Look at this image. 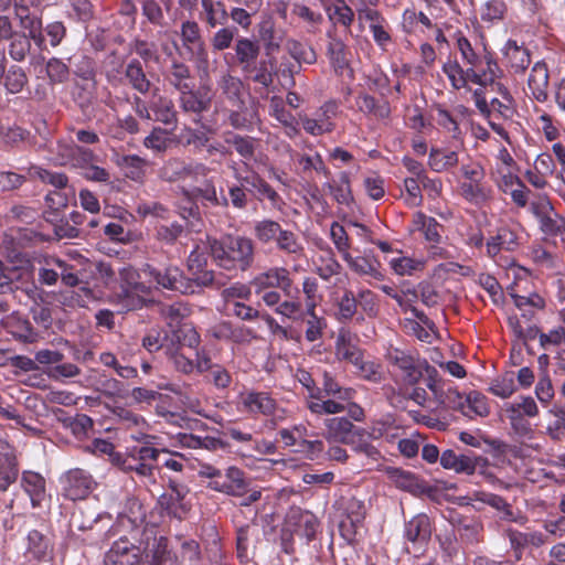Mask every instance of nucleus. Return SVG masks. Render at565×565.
<instances>
[{
	"instance_id": "1",
	"label": "nucleus",
	"mask_w": 565,
	"mask_h": 565,
	"mask_svg": "<svg viewBox=\"0 0 565 565\" xmlns=\"http://www.w3.org/2000/svg\"><path fill=\"white\" fill-rule=\"evenodd\" d=\"M456 46L466 67L450 58L443 65V72L455 90L467 88L469 83L487 87L503 76L494 54L484 52L481 55L460 32L456 34Z\"/></svg>"
},
{
	"instance_id": "2",
	"label": "nucleus",
	"mask_w": 565,
	"mask_h": 565,
	"mask_svg": "<svg viewBox=\"0 0 565 565\" xmlns=\"http://www.w3.org/2000/svg\"><path fill=\"white\" fill-rule=\"evenodd\" d=\"M41 260L31 258L23 253H17L6 263L0 259V279L4 282H34L35 271H38L40 282H57L61 277L62 282H79L78 278L66 273V264L55 259L47 263L50 267L41 266Z\"/></svg>"
},
{
	"instance_id": "3",
	"label": "nucleus",
	"mask_w": 565,
	"mask_h": 565,
	"mask_svg": "<svg viewBox=\"0 0 565 565\" xmlns=\"http://www.w3.org/2000/svg\"><path fill=\"white\" fill-rule=\"evenodd\" d=\"M211 256L225 269L236 268L245 269L247 260L243 252V239L232 235H224L220 239L207 236Z\"/></svg>"
},
{
	"instance_id": "4",
	"label": "nucleus",
	"mask_w": 565,
	"mask_h": 565,
	"mask_svg": "<svg viewBox=\"0 0 565 565\" xmlns=\"http://www.w3.org/2000/svg\"><path fill=\"white\" fill-rule=\"evenodd\" d=\"M61 495L70 501L87 499L97 487L92 473L82 468H72L58 478Z\"/></svg>"
},
{
	"instance_id": "5",
	"label": "nucleus",
	"mask_w": 565,
	"mask_h": 565,
	"mask_svg": "<svg viewBox=\"0 0 565 565\" xmlns=\"http://www.w3.org/2000/svg\"><path fill=\"white\" fill-rule=\"evenodd\" d=\"M281 36L275 29V21L271 14L263 13L260 21L255 28L254 41L249 40V62L255 60L260 46L264 47L269 57L280 47Z\"/></svg>"
},
{
	"instance_id": "6",
	"label": "nucleus",
	"mask_w": 565,
	"mask_h": 565,
	"mask_svg": "<svg viewBox=\"0 0 565 565\" xmlns=\"http://www.w3.org/2000/svg\"><path fill=\"white\" fill-rule=\"evenodd\" d=\"M339 106L335 100H328L315 113L313 117L299 115L303 130L313 137L331 134L335 129L334 118L338 115Z\"/></svg>"
},
{
	"instance_id": "7",
	"label": "nucleus",
	"mask_w": 565,
	"mask_h": 565,
	"mask_svg": "<svg viewBox=\"0 0 565 565\" xmlns=\"http://www.w3.org/2000/svg\"><path fill=\"white\" fill-rule=\"evenodd\" d=\"M486 254L501 267H509L513 264L509 257L501 255L502 250L514 252L519 248L520 242L516 232L508 226H501L495 235L488 238Z\"/></svg>"
},
{
	"instance_id": "8",
	"label": "nucleus",
	"mask_w": 565,
	"mask_h": 565,
	"mask_svg": "<svg viewBox=\"0 0 565 565\" xmlns=\"http://www.w3.org/2000/svg\"><path fill=\"white\" fill-rule=\"evenodd\" d=\"M385 356L391 365L402 372L405 384L415 386L423 377V360L409 351L390 347Z\"/></svg>"
},
{
	"instance_id": "9",
	"label": "nucleus",
	"mask_w": 565,
	"mask_h": 565,
	"mask_svg": "<svg viewBox=\"0 0 565 565\" xmlns=\"http://www.w3.org/2000/svg\"><path fill=\"white\" fill-rule=\"evenodd\" d=\"M9 41L8 54L12 61L21 63L30 54L32 44L25 32L14 31L9 15H0V42Z\"/></svg>"
},
{
	"instance_id": "10",
	"label": "nucleus",
	"mask_w": 565,
	"mask_h": 565,
	"mask_svg": "<svg viewBox=\"0 0 565 565\" xmlns=\"http://www.w3.org/2000/svg\"><path fill=\"white\" fill-rule=\"evenodd\" d=\"M440 465L444 469L452 470L456 473L471 476L478 468H484L488 465V459L471 450L458 454L454 449H446L441 452Z\"/></svg>"
},
{
	"instance_id": "11",
	"label": "nucleus",
	"mask_w": 565,
	"mask_h": 565,
	"mask_svg": "<svg viewBox=\"0 0 565 565\" xmlns=\"http://www.w3.org/2000/svg\"><path fill=\"white\" fill-rule=\"evenodd\" d=\"M177 102L182 113L193 116L194 122H199L201 115L211 107V97L204 87L179 92Z\"/></svg>"
},
{
	"instance_id": "12",
	"label": "nucleus",
	"mask_w": 565,
	"mask_h": 565,
	"mask_svg": "<svg viewBox=\"0 0 565 565\" xmlns=\"http://www.w3.org/2000/svg\"><path fill=\"white\" fill-rule=\"evenodd\" d=\"M20 488L30 499L33 509H42L50 500L45 478L36 471L23 470L20 476Z\"/></svg>"
},
{
	"instance_id": "13",
	"label": "nucleus",
	"mask_w": 565,
	"mask_h": 565,
	"mask_svg": "<svg viewBox=\"0 0 565 565\" xmlns=\"http://www.w3.org/2000/svg\"><path fill=\"white\" fill-rule=\"evenodd\" d=\"M210 172L211 169L204 164V171L202 174H189L188 180H191L193 183L189 194L195 199H201L202 201L207 202L214 206H226L228 201L223 194L220 198L217 196L215 185L207 178Z\"/></svg>"
},
{
	"instance_id": "14",
	"label": "nucleus",
	"mask_w": 565,
	"mask_h": 565,
	"mask_svg": "<svg viewBox=\"0 0 565 565\" xmlns=\"http://www.w3.org/2000/svg\"><path fill=\"white\" fill-rule=\"evenodd\" d=\"M141 561V550L127 537L115 541L106 553L104 565H138Z\"/></svg>"
},
{
	"instance_id": "15",
	"label": "nucleus",
	"mask_w": 565,
	"mask_h": 565,
	"mask_svg": "<svg viewBox=\"0 0 565 565\" xmlns=\"http://www.w3.org/2000/svg\"><path fill=\"white\" fill-rule=\"evenodd\" d=\"M19 477V462L15 449L0 438V491L6 492Z\"/></svg>"
},
{
	"instance_id": "16",
	"label": "nucleus",
	"mask_w": 565,
	"mask_h": 565,
	"mask_svg": "<svg viewBox=\"0 0 565 565\" xmlns=\"http://www.w3.org/2000/svg\"><path fill=\"white\" fill-rule=\"evenodd\" d=\"M532 212L539 220L540 230L548 236L562 235L563 216L555 212L550 201L544 200L532 203Z\"/></svg>"
},
{
	"instance_id": "17",
	"label": "nucleus",
	"mask_w": 565,
	"mask_h": 565,
	"mask_svg": "<svg viewBox=\"0 0 565 565\" xmlns=\"http://www.w3.org/2000/svg\"><path fill=\"white\" fill-rule=\"evenodd\" d=\"M328 43L326 54L331 67L337 74H342L349 67V49L337 28H330L327 33Z\"/></svg>"
},
{
	"instance_id": "18",
	"label": "nucleus",
	"mask_w": 565,
	"mask_h": 565,
	"mask_svg": "<svg viewBox=\"0 0 565 565\" xmlns=\"http://www.w3.org/2000/svg\"><path fill=\"white\" fill-rule=\"evenodd\" d=\"M180 38L182 46L186 51L190 58H205V43L198 22L191 20L182 22L180 29Z\"/></svg>"
},
{
	"instance_id": "19",
	"label": "nucleus",
	"mask_w": 565,
	"mask_h": 565,
	"mask_svg": "<svg viewBox=\"0 0 565 565\" xmlns=\"http://www.w3.org/2000/svg\"><path fill=\"white\" fill-rule=\"evenodd\" d=\"M209 487L215 491L234 497H244L247 493L245 472L236 467H228L223 479L210 481Z\"/></svg>"
},
{
	"instance_id": "20",
	"label": "nucleus",
	"mask_w": 565,
	"mask_h": 565,
	"mask_svg": "<svg viewBox=\"0 0 565 565\" xmlns=\"http://www.w3.org/2000/svg\"><path fill=\"white\" fill-rule=\"evenodd\" d=\"M431 522L427 514L418 513L404 524V539L414 545L425 546L431 537Z\"/></svg>"
},
{
	"instance_id": "21",
	"label": "nucleus",
	"mask_w": 565,
	"mask_h": 565,
	"mask_svg": "<svg viewBox=\"0 0 565 565\" xmlns=\"http://www.w3.org/2000/svg\"><path fill=\"white\" fill-rule=\"evenodd\" d=\"M97 298L95 291L85 285H64L56 296V301L68 308H84Z\"/></svg>"
},
{
	"instance_id": "22",
	"label": "nucleus",
	"mask_w": 565,
	"mask_h": 565,
	"mask_svg": "<svg viewBox=\"0 0 565 565\" xmlns=\"http://www.w3.org/2000/svg\"><path fill=\"white\" fill-rule=\"evenodd\" d=\"M326 438L335 443H348L349 439L355 436L363 435V428L353 425V423L344 417H331L324 420Z\"/></svg>"
},
{
	"instance_id": "23",
	"label": "nucleus",
	"mask_w": 565,
	"mask_h": 565,
	"mask_svg": "<svg viewBox=\"0 0 565 565\" xmlns=\"http://www.w3.org/2000/svg\"><path fill=\"white\" fill-rule=\"evenodd\" d=\"M131 438L139 444L127 449V457L125 459H136V461L143 462H158L161 454H168L167 450H160L152 447V440L156 438L152 435L139 431L138 435H131Z\"/></svg>"
},
{
	"instance_id": "24",
	"label": "nucleus",
	"mask_w": 565,
	"mask_h": 565,
	"mask_svg": "<svg viewBox=\"0 0 565 565\" xmlns=\"http://www.w3.org/2000/svg\"><path fill=\"white\" fill-rule=\"evenodd\" d=\"M503 58L508 62L509 67L515 73H524L531 64V52L516 40L509 39L502 50Z\"/></svg>"
},
{
	"instance_id": "25",
	"label": "nucleus",
	"mask_w": 565,
	"mask_h": 565,
	"mask_svg": "<svg viewBox=\"0 0 565 565\" xmlns=\"http://www.w3.org/2000/svg\"><path fill=\"white\" fill-rule=\"evenodd\" d=\"M163 78L178 92L195 87V78L190 66L177 58H173L163 72Z\"/></svg>"
},
{
	"instance_id": "26",
	"label": "nucleus",
	"mask_w": 565,
	"mask_h": 565,
	"mask_svg": "<svg viewBox=\"0 0 565 565\" xmlns=\"http://www.w3.org/2000/svg\"><path fill=\"white\" fill-rule=\"evenodd\" d=\"M527 85L537 102L544 103L547 100L548 68L544 61H539L533 65Z\"/></svg>"
},
{
	"instance_id": "27",
	"label": "nucleus",
	"mask_w": 565,
	"mask_h": 565,
	"mask_svg": "<svg viewBox=\"0 0 565 565\" xmlns=\"http://www.w3.org/2000/svg\"><path fill=\"white\" fill-rule=\"evenodd\" d=\"M362 353V349L358 347V337L349 330L341 329L335 340L338 359L352 364L358 362Z\"/></svg>"
},
{
	"instance_id": "28",
	"label": "nucleus",
	"mask_w": 565,
	"mask_h": 565,
	"mask_svg": "<svg viewBox=\"0 0 565 565\" xmlns=\"http://www.w3.org/2000/svg\"><path fill=\"white\" fill-rule=\"evenodd\" d=\"M3 326L8 333L21 342L33 343L39 338V334L33 329L31 322L19 315H11L7 317L3 321Z\"/></svg>"
},
{
	"instance_id": "29",
	"label": "nucleus",
	"mask_w": 565,
	"mask_h": 565,
	"mask_svg": "<svg viewBox=\"0 0 565 565\" xmlns=\"http://www.w3.org/2000/svg\"><path fill=\"white\" fill-rule=\"evenodd\" d=\"M196 371L199 373L209 371L211 381L218 388H225L231 383L230 373L223 366L213 364L204 352H196Z\"/></svg>"
},
{
	"instance_id": "30",
	"label": "nucleus",
	"mask_w": 565,
	"mask_h": 565,
	"mask_svg": "<svg viewBox=\"0 0 565 565\" xmlns=\"http://www.w3.org/2000/svg\"><path fill=\"white\" fill-rule=\"evenodd\" d=\"M168 543V539L160 535L153 537L151 545L147 544L146 550L149 553L148 555L151 556L150 565H178V557L169 550Z\"/></svg>"
},
{
	"instance_id": "31",
	"label": "nucleus",
	"mask_w": 565,
	"mask_h": 565,
	"mask_svg": "<svg viewBox=\"0 0 565 565\" xmlns=\"http://www.w3.org/2000/svg\"><path fill=\"white\" fill-rule=\"evenodd\" d=\"M125 77L129 85L140 94H148L151 88V82L147 77L141 61L131 58L125 67Z\"/></svg>"
},
{
	"instance_id": "32",
	"label": "nucleus",
	"mask_w": 565,
	"mask_h": 565,
	"mask_svg": "<svg viewBox=\"0 0 565 565\" xmlns=\"http://www.w3.org/2000/svg\"><path fill=\"white\" fill-rule=\"evenodd\" d=\"M511 428L515 438L524 446L539 449L540 445L534 444L535 429L522 414H509Z\"/></svg>"
},
{
	"instance_id": "33",
	"label": "nucleus",
	"mask_w": 565,
	"mask_h": 565,
	"mask_svg": "<svg viewBox=\"0 0 565 565\" xmlns=\"http://www.w3.org/2000/svg\"><path fill=\"white\" fill-rule=\"evenodd\" d=\"M202 11L200 19L210 28L223 25L227 22L228 13L225 4L217 0H201Z\"/></svg>"
},
{
	"instance_id": "34",
	"label": "nucleus",
	"mask_w": 565,
	"mask_h": 565,
	"mask_svg": "<svg viewBox=\"0 0 565 565\" xmlns=\"http://www.w3.org/2000/svg\"><path fill=\"white\" fill-rule=\"evenodd\" d=\"M451 524L456 526L461 541L469 544H475L480 541L483 530L481 522L456 514L451 518Z\"/></svg>"
},
{
	"instance_id": "35",
	"label": "nucleus",
	"mask_w": 565,
	"mask_h": 565,
	"mask_svg": "<svg viewBox=\"0 0 565 565\" xmlns=\"http://www.w3.org/2000/svg\"><path fill=\"white\" fill-rule=\"evenodd\" d=\"M356 105L365 115L373 116L376 119H387L391 115V107L387 100H377L369 94H360L356 97Z\"/></svg>"
},
{
	"instance_id": "36",
	"label": "nucleus",
	"mask_w": 565,
	"mask_h": 565,
	"mask_svg": "<svg viewBox=\"0 0 565 565\" xmlns=\"http://www.w3.org/2000/svg\"><path fill=\"white\" fill-rule=\"evenodd\" d=\"M142 347L149 353L162 350L167 355L171 350H174V344H172L170 338V331L157 328H152L146 333L142 338Z\"/></svg>"
},
{
	"instance_id": "37",
	"label": "nucleus",
	"mask_w": 565,
	"mask_h": 565,
	"mask_svg": "<svg viewBox=\"0 0 565 565\" xmlns=\"http://www.w3.org/2000/svg\"><path fill=\"white\" fill-rule=\"evenodd\" d=\"M204 171L203 163H185L179 159H171L163 168V172L170 181L188 180L189 174H202Z\"/></svg>"
},
{
	"instance_id": "38",
	"label": "nucleus",
	"mask_w": 565,
	"mask_h": 565,
	"mask_svg": "<svg viewBox=\"0 0 565 565\" xmlns=\"http://www.w3.org/2000/svg\"><path fill=\"white\" fill-rule=\"evenodd\" d=\"M276 408V402L266 393H249V414L259 413L266 417L265 426L270 429L275 422L270 416Z\"/></svg>"
},
{
	"instance_id": "39",
	"label": "nucleus",
	"mask_w": 565,
	"mask_h": 565,
	"mask_svg": "<svg viewBox=\"0 0 565 565\" xmlns=\"http://www.w3.org/2000/svg\"><path fill=\"white\" fill-rule=\"evenodd\" d=\"M119 168L124 171L126 178L142 182L146 175L147 161L136 154H127L118 160Z\"/></svg>"
},
{
	"instance_id": "40",
	"label": "nucleus",
	"mask_w": 565,
	"mask_h": 565,
	"mask_svg": "<svg viewBox=\"0 0 565 565\" xmlns=\"http://www.w3.org/2000/svg\"><path fill=\"white\" fill-rule=\"evenodd\" d=\"M170 338L174 349L181 350L182 347L194 349L200 344V334L190 324L178 326L177 329L170 331Z\"/></svg>"
},
{
	"instance_id": "41",
	"label": "nucleus",
	"mask_w": 565,
	"mask_h": 565,
	"mask_svg": "<svg viewBox=\"0 0 565 565\" xmlns=\"http://www.w3.org/2000/svg\"><path fill=\"white\" fill-rule=\"evenodd\" d=\"M2 83L8 94L15 95L24 89L29 83V77L23 67L12 64L6 71Z\"/></svg>"
},
{
	"instance_id": "42",
	"label": "nucleus",
	"mask_w": 565,
	"mask_h": 565,
	"mask_svg": "<svg viewBox=\"0 0 565 565\" xmlns=\"http://www.w3.org/2000/svg\"><path fill=\"white\" fill-rule=\"evenodd\" d=\"M12 6L14 18L19 21V26L24 30V32L31 29L35 30L39 24L42 23V18L31 12L26 0H14Z\"/></svg>"
},
{
	"instance_id": "43",
	"label": "nucleus",
	"mask_w": 565,
	"mask_h": 565,
	"mask_svg": "<svg viewBox=\"0 0 565 565\" xmlns=\"http://www.w3.org/2000/svg\"><path fill=\"white\" fill-rule=\"evenodd\" d=\"M458 164V153L455 150L445 152L439 148H431L428 166L435 172H443Z\"/></svg>"
},
{
	"instance_id": "44",
	"label": "nucleus",
	"mask_w": 565,
	"mask_h": 565,
	"mask_svg": "<svg viewBox=\"0 0 565 565\" xmlns=\"http://www.w3.org/2000/svg\"><path fill=\"white\" fill-rule=\"evenodd\" d=\"M45 75L49 84L54 86L64 84L70 77V66L58 57H51L45 62Z\"/></svg>"
},
{
	"instance_id": "45",
	"label": "nucleus",
	"mask_w": 565,
	"mask_h": 565,
	"mask_svg": "<svg viewBox=\"0 0 565 565\" xmlns=\"http://www.w3.org/2000/svg\"><path fill=\"white\" fill-rule=\"evenodd\" d=\"M159 503L168 515L178 520L184 519L189 511L179 491L171 494H162L159 499Z\"/></svg>"
},
{
	"instance_id": "46",
	"label": "nucleus",
	"mask_w": 565,
	"mask_h": 565,
	"mask_svg": "<svg viewBox=\"0 0 565 565\" xmlns=\"http://www.w3.org/2000/svg\"><path fill=\"white\" fill-rule=\"evenodd\" d=\"M286 49L290 56L299 64H315L317 62V53L308 43L300 42L295 39H289L286 42Z\"/></svg>"
},
{
	"instance_id": "47",
	"label": "nucleus",
	"mask_w": 565,
	"mask_h": 565,
	"mask_svg": "<svg viewBox=\"0 0 565 565\" xmlns=\"http://www.w3.org/2000/svg\"><path fill=\"white\" fill-rule=\"evenodd\" d=\"M223 93L226 95L228 102L235 108H242L244 106V83L232 75H227L222 82Z\"/></svg>"
},
{
	"instance_id": "48",
	"label": "nucleus",
	"mask_w": 565,
	"mask_h": 565,
	"mask_svg": "<svg viewBox=\"0 0 565 565\" xmlns=\"http://www.w3.org/2000/svg\"><path fill=\"white\" fill-rule=\"evenodd\" d=\"M156 120L175 128L178 125V111L174 104L167 97H160L152 107Z\"/></svg>"
},
{
	"instance_id": "49",
	"label": "nucleus",
	"mask_w": 565,
	"mask_h": 565,
	"mask_svg": "<svg viewBox=\"0 0 565 565\" xmlns=\"http://www.w3.org/2000/svg\"><path fill=\"white\" fill-rule=\"evenodd\" d=\"M437 111V124L450 134L452 140L458 142L459 145L463 143V132L459 127L457 119L454 115L445 109L441 105L436 107Z\"/></svg>"
},
{
	"instance_id": "50",
	"label": "nucleus",
	"mask_w": 565,
	"mask_h": 565,
	"mask_svg": "<svg viewBox=\"0 0 565 565\" xmlns=\"http://www.w3.org/2000/svg\"><path fill=\"white\" fill-rule=\"evenodd\" d=\"M337 1L338 4L327 9L329 20L332 22V28L340 24L349 30L354 21V11L344 0Z\"/></svg>"
},
{
	"instance_id": "51",
	"label": "nucleus",
	"mask_w": 565,
	"mask_h": 565,
	"mask_svg": "<svg viewBox=\"0 0 565 565\" xmlns=\"http://www.w3.org/2000/svg\"><path fill=\"white\" fill-rule=\"evenodd\" d=\"M316 302L308 301L306 306L305 317L307 319L306 339L309 342H315L322 337V330L326 328V321L318 318L315 313Z\"/></svg>"
},
{
	"instance_id": "52",
	"label": "nucleus",
	"mask_w": 565,
	"mask_h": 565,
	"mask_svg": "<svg viewBox=\"0 0 565 565\" xmlns=\"http://www.w3.org/2000/svg\"><path fill=\"white\" fill-rule=\"evenodd\" d=\"M292 13L307 24V30L310 33L319 31L320 25L323 23V15L321 12L315 11L302 3H295L292 6Z\"/></svg>"
},
{
	"instance_id": "53",
	"label": "nucleus",
	"mask_w": 565,
	"mask_h": 565,
	"mask_svg": "<svg viewBox=\"0 0 565 565\" xmlns=\"http://www.w3.org/2000/svg\"><path fill=\"white\" fill-rule=\"evenodd\" d=\"M141 273L145 277H149V279H153L156 282H179L183 277L182 271L177 266H168L162 275V273L152 265L145 264L141 267Z\"/></svg>"
},
{
	"instance_id": "54",
	"label": "nucleus",
	"mask_w": 565,
	"mask_h": 565,
	"mask_svg": "<svg viewBox=\"0 0 565 565\" xmlns=\"http://www.w3.org/2000/svg\"><path fill=\"white\" fill-rule=\"evenodd\" d=\"M490 414V407L487 402V397L479 392H470L466 396V406L462 413L463 416L472 417V415L477 416H488Z\"/></svg>"
},
{
	"instance_id": "55",
	"label": "nucleus",
	"mask_w": 565,
	"mask_h": 565,
	"mask_svg": "<svg viewBox=\"0 0 565 565\" xmlns=\"http://www.w3.org/2000/svg\"><path fill=\"white\" fill-rule=\"evenodd\" d=\"M360 377L372 383H380L383 380L381 364L374 361H365L363 353L359 356L356 363H352Z\"/></svg>"
},
{
	"instance_id": "56",
	"label": "nucleus",
	"mask_w": 565,
	"mask_h": 565,
	"mask_svg": "<svg viewBox=\"0 0 565 565\" xmlns=\"http://www.w3.org/2000/svg\"><path fill=\"white\" fill-rule=\"evenodd\" d=\"M96 84V81L75 82L73 99L79 106V108L85 109L92 104Z\"/></svg>"
},
{
	"instance_id": "57",
	"label": "nucleus",
	"mask_w": 565,
	"mask_h": 565,
	"mask_svg": "<svg viewBox=\"0 0 565 565\" xmlns=\"http://www.w3.org/2000/svg\"><path fill=\"white\" fill-rule=\"evenodd\" d=\"M369 439L370 438L367 437V430L363 428L362 436L353 435L348 443H344V445L351 446L353 451L358 454H363L367 458L376 461L380 459L381 452L375 446L369 443Z\"/></svg>"
},
{
	"instance_id": "58",
	"label": "nucleus",
	"mask_w": 565,
	"mask_h": 565,
	"mask_svg": "<svg viewBox=\"0 0 565 565\" xmlns=\"http://www.w3.org/2000/svg\"><path fill=\"white\" fill-rule=\"evenodd\" d=\"M130 51L136 53L146 64L157 63L160 58L157 44L147 40L135 39L130 43Z\"/></svg>"
},
{
	"instance_id": "59",
	"label": "nucleus",
	"mask_w": 565,
	"mask_h": 565,
	"mask_svg": "<svg viewBox=\"0 0 565 565\" xmlns=\"http://www.w3.org/2000/svg\"><path fill=\"white\" fill-rule=\"evenodd\" d=\"M507 12V6L503 0H489L480 11V19L486 23H494L503 20Z\"/></svg>"
},
{
	"instance_id": "60",
	"label": "nucleus",
	"mask_w": 565,
	"mask_h": 565,
	"mask_svg": "<svg viewBox=\"0 0 565 565\" xmlns=\"http://www.w3.org/2000/svg\"><path fill=\"white\" fill-rule=\"evenodd\" d=\"M320 527V522L317 516L310 512H303L299 515L297 533L299 536L305 537L306 542H311Z\"/></svg>"
},
{
	"instance_id": "61",
	"label": "nucleus",
	"mask_w": 565,
	"mask_h": 565,
	"mask_svg": "<svg viewBox=\"0 0 565 565\" xmlns=\"http://www.w3.org/2000/svg\"><path fill=\"white\" fill-rule=\"evenodd\" d=\"M307 406L312 414L316 415H332L339 414L345 411V406L334 399H322L320 395L319 399H310L307 402Z\"/></svg>"
},
{
	"instance_id": "62",
	"label": "nucleus",
	"mask_w": 565,
	"mask_h": 565,
	"mask_svg": "<svg viewBox=\"0 0 565 565\" xmlns=\"http://www.w3.org/2000/svg\"><path fill=\"white\" fill-rule=\"evenodd\" d=\"M28 553L34 558L42 559L46 556L49 540L38 530H32L26 536Z\"/></svg>"
},
{
	"instance_id": "63",
	"label": "nucleus",
	"mask_w": 565,
	"mask_h": 565,
	"mask_svg": "<svg viewBox=\"0 0 565 565\" xmlns=\"http://www.w3.org/2000/svg\"><path fill=\"white\" fill-rule=\"evenodd\" d=\"M280 228V224L273 220H263L260 222H256L254 226L255 237L259 242L267 244L269 242L276 241Z\"/></svg>"
},
{
	"instance_id": "64",
	"label": "nucleus",
	"mask_w": 565,
	"mask_h": 565,
	"mask_svg": "<svg viewBox=\"0 0 565 565\" xmlns=\"http://www.w3.org/2000/svg\"><path fill=\"white\" fill-rule=\"evenodd\" d=\"M379 266L380 264L375 259L359 256L351 262L350 268L360 275H369L376 280H382L384 276L379 270Z\"/></svg>"
}]
</instances>
